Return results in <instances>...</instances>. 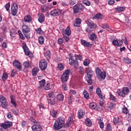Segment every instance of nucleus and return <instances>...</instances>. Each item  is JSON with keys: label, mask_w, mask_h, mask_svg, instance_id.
Returning a JSON list of instances; mask_svg holds the SVG:
<instances>
[{"label": "nucleus", "mask_w": 131, "mask_h": 131, "mask_svg": "<svg viewBox=\"0 0 131 131\" xmlns=\"http://www.w3.org/2000/svg\"><path fill=\"white\" fill-rule=\"evenodd\" d=\"M64 123L65 119L64 117H59L55 120L53 125V127L55 130H59V129H61V128L64 126Z\"/></svg>", "instance_id": "f257e3e1"}, {"label": "nucleus", "mask_w": 131, "mask_h": 131, "mask_svg": "<svg viewBox=\"0 0 131 131\" xmlns=\"http://www.w3.org/2000/svg\"><path fill=\"white\" fill-rule=\"evenodd\" d=\"M77 60H80V61L82 60V57L81 55H77V56L75 57V59H74V57L72 56L69 58V64H70V65H73V66H74L76 69L78 68L79 65L78 61H77Z\"/></svg>", "instance_id": "f03ea898"}, {"label": "nucleus", "mask_w": 131, "mask_h": 131, "mask_svg": "<svg viewBox=\"0 0 131 131\" xmlns=\"http://www.w3.org/2000/svg\"><path fill=\"white\" fill-rule=\"evenodd\" d=\"M85 75L86 79L88 83L91 85L93 83V79H92V76H93V71L91 68H86Z\"/></svg>", "instance_id": "7ed1b4c3"}, {"label": "nucleus", "mask_w": 131, "mask_h": 131, "mask_svg": "<svg viewBox=\"0 0 131 131\" xmlns=\"http://www.w3.org/2000/svg\"><path fill=\"white\" fill-rule=\"evenodd\" d=\"M85 23L88 25L86 31V32H88V33L92 32V31H94V30L97 28V25L94 24V22L92 21V20H88L85 21Z\"/></svg>", "instance_id": "20e7f679"}, {"label": "nucleus", "mask_w": 131, "mask_h": 131, "mask_svg": "<svg viewBox=\"0 0 131 131\" xmlns=\"http://www.w3.org/2000/svg\"><path fill=\"white\" fill-rule=\"evenodd\" d=\"M125 41V43L126 44L127 40L125 36H123L122 37V39H114L112 41V43L113 45L115 46V47H120L121 46H122L123 45V41Z\"/></svg>", "instance_id": "39448f33"}, {"label": "nucleus", "mask_w": 131, "mask_h": 131, "mask_svg": "<svg viewBox=\"0 0 131 131\" xmlns=\"http://www.w3.org/2000/svg\"><path fill=\"white\" fill-rule=\"evenodd\" d=\"M70 74H71V70L69 69L66 70L61 77L62 82H66L68 80Z\"/></svg>", "instance_id": "423d86ee"}, {"label": "nucleus", "mask_w": 131, "mask_h": 131, "mask_svg": "<svg viewBox=\"0 0 131 131\" xmlns=\"http://www.w3.org/2000/svg\"><path fill=\"white\" fill-rule=\"evenodd\" d=\"M0 102L2 108H4V109L8 108V102H7V99L5 97L2 95L0 96Z\"/></svg>", "instance_id": "0eeeda50"}, {"label": "nucleus", "mask_w": 131, "mask_h": 131, "mask_svg": "<svg viewBox=\"0 0 131 131\" xmlns=\"http://www.w3.org/2000/svg\"><path fill=\"white\" fill-rule=\"evenodd\" d=\"M39 65L41 70H46L48 67V62L46 60L41 59L39 61Z\"/></svg>", "instance_id": "6e6552de"}, {"label": "nucleus", "mask_w": 131, "mask_h": 131, "mask_svg": "<svg viewBox=\"0 0 131 131\" xmlns=\"http://www.w3.org/2000/svg\"><path fill=\"white\" fill-rule=\"evenodd\" d=\"M11 13L13 16H16L18 12V5L16 3H13L11 5Z\"/></svg>", "instance_id": "1a4fd4ad"}, {"label": "nucleus", "mask_w": 131, "mask_h": 131, "mask_svg": "<svg viewBox=\"0 0 131 131\" xmlns=\"http://www.w3.org/2000/svg\"><path fill=\"white\" fill-rule=\"evenodd\" d=\"M62 13V10L59 9H54L52 10L50 12V15L51 16H53L54 17H56V16H59V15H61Z\"/></svg>", "instance_id": "9d476101"}, {"label": "nucleus", "mask_w": 131, "mask_h": 131, "mask_svg": "<svg viewBox=\"0 0 131 131\" xmlns=\"http://www.w3.org/2000/svg\"><path fill=\"white\" fill-rule=\"evenodd\" d=\"M13 66L16 67L18 70L19 71H21L22 70V66L21 65V63L18 60H14L13 63Z\"/></svg>", "instance_id": "9b49d317"}, {"label": "nucleus", "mask_w": 131, "mask_h": 131, "mask_svg": "<svg viewBox=\"0 0 131 131\" xmlns=\"http://www.w3.org/2000/svg\"><path fill=\"white\" fill-rule=\"evenodd\" d=\"M32 129L33 131H41L42 130V127H41L40 124L36 123L32 126Z\"/></svg>", "instance_id": "f8f14e48"}, {"label": "nucleus", "mask_w": 131, "mask_h": 131, "mask_svg": "<svg viewBox=\"0 0 131 131\" xmlns=\"http://www.w3.org/2000/svg\"><path fill=\"white\" fill-rule=\"evenodd\" d=\"M13 123L12 122H5V123L1 124V127L5 129H7L9 127H11Z\"/></svg>", "instance_id": "ddd939ff"}, {"label": "nucleus", "mask_w": 131, "mask_h": 131, "mask_svg": "<svg viewBox=\"0 0 131 131\" xmlns=\"http://www.w3.org/2000/svg\"><path fill=\"white\" fill-rule=\"evenodd\" d=\"M62 35H68V36H70L71 34V30H70V27H68L67 29L62 30Z\"/></svg>", "instance_id": "4468645a"}, {"label": "nucleus", "mask_w": 131, "mask_h": 131, "mask_svg": "<svg viewBox=\"0 0 131 131\" xmlns=\"http://www.w3.org/2000/svg\"><path fill=\"white\" fill-rule=\"evenodd\" d=\"M38 21L40 23H43V22H45V20L46 19V17H45V15L42 13H39L38 15Z\"/></svg>", "instance_id": "2eb2a0df"}, {"label": "nucleus", "mask_w": 131, "mask_h": 131, "mask_svg": "<svg viewBox=\"0 0 131 131\" xmlns=\"http://www.w3.org/2000/svg\"><path fill=\"white\" fill-rule=\"evenodd\" d=\"M23 33H29L30 32V28L27 25H24L22 27Z\"/></svg>", "instance_id": "dca6fc26"}, {"label": "nucleus", "mask_w": 131, "mask_h": 131, "mask_svg": "<svg viewBox=\"0 0 131 131\" xmlns=\"http://www.w3.org/2000/svg\"><path fill=\"white\" fill-rule=\"evenodd\" d=\"M24 21L25 22H28L29 23L32 21V17L30 15H27L24 17Z\"/></svg>", "instance_id": "f3484780"}, {"label": "nucleus", "mask_w": 131, "mask_h": 131, "mask_svg": "<svg viewBox=\"0 0 131 131\" xmlns=\"http://www.w3.org/2000/svg\"><path fill=\"white\" fill-rule=\"evenodd\" d=\"M81 43L82 46H83V47H86L87 48L92 46V45L90 44V42H88L85 40L83 39H81Z\"/></svg>", "instance_id": "a211bd4d"}, {"label": "nucleus", "mask_w": 131, "mask_h": 131, "mask_svg": "<svg viewBox=\"0 0 131 131\" xmlns=\"http://www.w3.org/2000/svg\"><path fill=\"white\" fill-rule=\"evenodd\" d=\"M49 10H51V7H48L47 5H44L41 7V11L42 13H45L46 11H49Z\"/></svg>", "instance_id": "6ab92c4d"}, {"label": "nucleus", "mask_w": 131, "mask_h": 131, "mask_svg": "<svg viewBox=\"0 0 131 131\" xmlns=\"http://www.w3.org/2000/svg\"><path fill=\"white\" fill-rule=\"evenodd\" d=\"M77 6L78 7V9H79L80 13V12H82V11H83V10L85 9V7H84V6L81 3L77 4Z\"/></svg>", "instance_id": "aec40b11"}, {"label": "nucleus", "mask_w": 131, "mask_h": 131, "mask_svg": "<svg viewBox=\"0 0 131 131\" xmlns=\"http://www.w3.org/2000/svg\"><path fill=\"white\" fill-rule=\"evenodd\" d=\"M38 71H39V68L37 67L34 68L32 70V75H33V76L37 75V73H38Z\"/></svg>", "instance_id": "412c9836"}, {"label": "nucleus", "mask_w": 131, "mask_h": 131, "mask_svg": "<svg viewBox=\"0 0 131 131\" xmlns=\"http://www.w3.org/2000/svg\"><path fill=\"white\" fill-rule=\"evenodd\" d=\"M97 121L98 122V124H99L100 128H104V122H103V120L102 119L98 118L97 119Z\"/></svg>", "instance_id": "4be33fe9"}, {"label": "nucleus", "mask_w": 131, "mask_h": 131, "mask_svg": "<svg viewBox=\"0 0 131 131\" xmlns=\"http://www.w3.org/2000/svg\"><path fill=\"white\" fill-rule=\"evenodd\" d=\"M84 116V112L82 110H80L78 112V118H82Z\"/></svg>", "instance_id": "5701e85b"}, {"label": "nucleus", "mask_w": 131, "mask_h": 131, "mask_svg": "<svg viewBox=\"0 0 131 131\" xmlns=\"http://www.w3.org/2000/svg\"><path fill=\"white\" fill-rule=\"evenodd\" d=\"M45 84H46V80L43 79L40 81L39 82V89H42V88H44Z\"/></svg>", "instance_id": "b1692460"}, {"label": "nucleus", "mask_w": 131, "mask_h": 131, "mask_svg": "<svg viewBox=\"0 0 131 131\" xmlns=\"http://www.w3.org/2000/svg\"><path fill=\"white\" fill-rule=\"evenodd\" d=\"M81 24V19L78 18L76 19V23L74 24L75 27L79 26Z\"/></svg>", "instance_id": "393cba45"}, {"label": "nucleus", "mask_w": 131, "mask_h": 131, "mask_svg": "<svg viewBox=\"0 0 131 131\" xmlns=\"http://www.w3.org/2000/svg\"><path fill=\"white\" fill-rule=\"evenodd\" d=\"M73 10L74 14H78V13H80L79 9H78L77 5H75L74 7H73Z\"/></svg>", "instance_id": "a878e982"}, {"label": "nucleus", "mask_w": 131, "mask_h": 131, "mask_svg": "<svg viewBox=\"0 0 131 131\" xmlns=\"http://www.w3.org/2000/svg\"><path fill=\"white\" fill-rule=\"evenodd\" d=\"M83 94L86 100H89V99H90V94H89V92L86 91V90H84L83 92Z\"/></svg>", "instance_id": "bb28decb"}, {"label": "nucleus", "mask_w": 131, "mask_h": 131, "mask_svg": "<svg viewBox=\"0 0 131 131\" xmlns=\"http://www.w3.org/2000/svg\"><path fill=\"white\" fill-rule=\"evenodd\" d=\"M117 93L118 95L120 96V97H122V98H124V97H125V95L123 90H121L120 89L118 90Z\"/></svg>", "instance_id": "cd10ccee"}, {"label": "nucleus", "mask_w": 131, "mask_h": 131, "mask_svg": "<svg viewBox=\"0 0 131 131\" xmlns=\"http://www.w3.org/2000/svg\"><path fill=\"white\" fill-rule=\"evenodd\" d=\"M43 89H45L46 91H48L52 89V86L51 85V84H50V83H45V85H44Z\"/></svg>", "instance_id": "c85d7f7f"}, {"label": "nucleus", "mask_w": 131, "mask_h": 131, "mask_svg": "<svg viewBox=\"0 0 131 131\" xmlns=\"http://www.w3.org/2000/svg\"><path fill=\"white\" fill-rule=\"evenodd\" d=\"M102 18V15L101 13L97 14L95 15L93 17V19L95 20H100Z\"/></svg>", "instance_id": "c756f323"}, {"label": "nucleus", "mask_w": 131, "mask_h": 131, "mask_svg": "<svg viewBox=\"0 0 131 131\" xmlns=\"http://www.w3.org/2000/svg\"><path fill=\"white\" fill-rule=\"evenodd\" d=\"M11 104L14 105V107H17V104H16V101H15V98L14 96L11 95L10 97Z\"/></svg>", "instance_id": "7c9ffc66"}, {"label": "nucleus", "mask_w": 131, "mask_h": 131, "mask_svg": "<svg viewBox=\"0 0 131 131\" xmlns=\"http://www.w3.org/2000/svg\"><path fill=\"white\" fill-rule=\"evenodd\" d=\"M50 114L53 117L56 118H57V115H58V113L57 112V111L53 110L50 112Z\"/></svg>", "instance_id": "2f4dec72"}, {"label": "nucleus", "mask_w": 131, "mask_h": 131, "mask_svg": "<svg viewBox=\"0 0 131 131\" xmlns=\"http://www.w3.org/2000/svg\"><path fill=\"white\" fill-rule=\"evenodd\" d=\"M89 39L91 40H96L97 39V35L95 33H92L89 37Z\"/></svg>", "instance_id": "473e14b6"}, {"label": "nucleus", "mask_w": 131, "mask_h": 131, "mask_svg": "<svg viewBox=\"0 0 131 131\" xmlns=\"http://www.w3.org/2000/svg\"><path fill=\"white\" fill-rule=\"evenodd\" d=\"M38 41L40 45H43V43H45V38L41 36L39 37Z\"/></svg>", "instance_id": "72a5a7b5"}, {"label": "nucleus", "mask_w": 131, "mask_h": 131, "mask_svg": "<svg viewBox=\"0 0 131 131\" xmlns=\"http://www.w3.org/2000/svg\"><path fill=\"white\" fill-rule=\"evenodd\" d=\"M122 90L123 91L124 94H125V96H126V95L129 93V89H128V88L124 87Z\"/></svg>", "instance_id": "f704fd0d"}, {"label": "nucleus", "mask_w": 131, "mask_h": 131, "mask_svg": "<svg viewBox=\"0 0 131 131\" xmlns=\"http://www.w3.org/2000/svg\"><path fill=\"white\" fill-rule=\"evenodd\" d=\"M85 124L87 126H92V121L91 120L87 119L85 120Z\"/></svg>", "instance_id": "c9c22d12"}, {"label": "nucleus", "mask_w": 131, "mask_h": 131, "mask_svg": "<svg viewBox=\"0 0 131 131\" xmlns=\"http://www.w3.org/2000/svg\"><path fill=\"white\" fill-rule=\"evenodd\" d=\"M119 122H120V120H119V118H118V117H115L114 119V123L116 125H117V124H119Z\"/></svg>", "instance_id": "e433bc0d"}, {"label": "nucleus", "mask_w": 131, "mask_h": 131, "mask_svg": "<svg viewBox=\"0 0 131 131\" xmlns=\"http://www.w3.org/2000/svg\"><path fill=\"white\" fill-rule=\"evenodd\" d=\"M23 48L24 49V51L25 54H28V53L27 52L29 51V49H28V47H27V46L26 45V44L23 45Z\"/></svg>", "instance_id": "4c0bfd02"}, {"label": "nucleus", "mask_w": 131, "mask_h": 131, "mask_svg": "<svg viewBox=\"0 0 131 131\" xmlns=\"http://www.w3.org/2000/svg\"><path fill=\"white\" fill-rule=\"evenodd\" d=\"M98 77H101V78H102V79H105V77H106V72H102L100 75L98 76Z\"/></svg>", "instance_id": "58836bf2"}, {"label": "nucleus", "mask_w": 131, "mask_h": 131, "mask_svg": "<svg viewBox=\"0 0 131 131\" xmlns=\"http://www.w3.org/2000/svg\"><path fill=\"white\" fill-rule=\"evenodd\" d=\"M96 72L97 76L98 77L100 76V75L101 74V73H102V71L100 70V68L97 67L96 68Z\"/></svg>", "instance_id": "ea45409f"}, {"label": "nucleus", "mask_w": 131, "mask_h": 131, "mask_svg": "<svg viewBox=\"0 0 131 131\" xmlns=\"http://www.w3.org/2000/svg\"><path fill=\"white\" fill-rule=\"evenodd\" d=\"M58 101H63L64 100V95L62 94H59L57 96Z\"/></svg>", "instance_id": "a19ab883"}, {"label": "nucleus", "mask_w": 131, "mask_h": 131, "mask_svg": "<svg viewBox=\"0 0 131 131\" xmlns=\"http://www.w3.org/2000/svg\"><path fill=\"white\" fill-rule=\"evenodd\" d=\"M2 77L3 81H6L8 79V74L7 73H4Z\"/></svg>", "instance_id": "79ce46f5"}, {"label": "nucleus", "mask_w": 131, "mask_h": 131, "mask_svg": "<svg viewBox=\"0 0 131 131\" xmlns=\"http://www.w3.org/2000/svg\"><path fill=\"white\" fill-rule=\"evenodd\" d=\"M72 122H73V118L71 117H69L68 120L67 122V124L69 126L72 123Z\"/></svg>", "instance_id": "37998d69"}, {"label": "nucleus", "mask_w": 131, "mask_h": 131, "mask_svg": "<svg viewBox=\"0 0 131 131\" xmlns=\"http://www.w3.org/2000/svg\"><path fill=\"white\" fill-rule=\"evenodd\" d=\"M116 11H117V12H123L124 10H125V8L123 7H120L115 8Z\"/></svg>", "instance_id": "c03bdc74"}, {"label": "nucleus", "mask_w": 131, "mask_h": 131, "mask_svg": "<svg viewBox=\"0 0 131 131\" xmlns=\"http://www.w3.org/2000/svg\"><path fill=\"white\" fill-rule=\"evenodd\" d=\"M89 107L91 109H96V107H97V104L95 103H91L89 104Z\"/></svg>", "instance_id": "a18cd8bd"}, {"label": "nucleus", "mask_w": 131, "mask_h": 131, "mask_svg": "<svg viewBox=\"0 0 131 131\" xmlns=\"http://www.w3.org/2000/svg\"><path fill=\"white\" fill-rule=\"evenodd\" d=\"M90 63H91L90 59H86L83 62V65H84V66H89V65H90Z\"/></svg>", "instance_id": "49530a36"}, {"label": "nucleus", "mask_w": 131, "mask_h": 131, "mask_svg": "<svg viewBox=\"0 0 131 131\" xmlns=\"http://www.w3.org/2000/svg\"><path fill=\"white\" fill-rule=\"evenodd\" d=\"M48 103L49 104H50V105H55V99L51 98L49 99Z\"/></svg>", "instance_id": "de8ad7c7"}, {"label": "nucleus", "mask_w": 131, "mask_h": 131, "mask_svg": "<svg viewBox=\"0 0 131 131\" xmlns=\"http://www.w3.org/2000/svg\"><path fill=\"white\" fill-rule=\"evenodd\" d=\"M35 31H36L37 34H41L42 33V30H41V28H40L36 29Z\"/></svg>", "instance_id": "09e8293b"}, {"label": "nucleus", "mask_w": 131, "mask_h": 131, "mask_svg": "<svg viewBox=\"0 0 131 131\" xmlns=\"http://www.w3.org/2000/svg\"><path fill=\"white\" fill-rule=\"evenodd\" d=\"M45 57H46L47 59L50 58V57H51V51H47L45 54Z\"/></svg>", "instance_id": "8fccbe9b"}, {"label": "nucleus", "mask_w": 131, "mask_h": 131, "mask_svg": "<svg viewBox=\"0 0 131 131\" xmlns=\"http://www.w3.org/2000/svg\"><path fill=\"white\" fill-rule=\"evenodd\" d=\"M123 61L125 63H126L127 64H130L131 63V60L129 59V58H125L123 59Z\"/></svg>", "instance_id": "3c124183"}, {"label": "nucleus", "mask_w": 131, "mask_h": 131, "mask_svg": "<svg viewBox=\"0 0 131 131\" xmlns=\"http://www.w3.org/2000/svg\"><path fill=\"white\" fill-rule=\"evenodd\" d=\"M96 94L98 96H101L102 95V91H101V89L97 88L96 89Z\"/></svg>", "instance_id": "603ef678"}, {"label": "nucleus", "mask_w": 131, "mask_h": 131, "mask_svg": "<svg viewBox=\"0 0 131 131\" xmlns=\"http://www.w3.org/2000/svg\"><path fill=\"white\" fill-rule=\"evenodd\" d=\"M82 3L84 5H86V6H91V2L88 0H83Z\"/></svg>", "instance_id": "864d4df0"}, {"label": "nucleus", "mask_w": 131, "mask_h": 131, "mask_svg": "<svg viewBox=\"0 0 131 131\" xmlns=\"http://www.w3.org/2000/svg\"><path fill=\"white\" fill-rule=\"evenodd\" d=\"M122 112L124 113V114H127V113H128V109L124 107L122 108Z\"/></svg>", "instance_id": "5fc2aeb1"}, {"label": "nucleus", "mask_w": 131, "mask_h": 131, "mask_svg": "<svg viewBox=\"0 0 131 131\" xmlns=\"http://www.w3.org/2000/svg\"><path fill=\"white\" fill-rule=\"evenodd\" d=\"M24 66L25 68H29V67H30L29 62L25 61L24 63Z\"/></svg>", "instance_id": "6e6d98bb"}, {"label": "nucleus", "mask_w": 131, "mask_h": 131, "mask_svg": "<svg viewBox=\"0 0 131 131\" xmlns=\"http://www.w3.org/2000/svg\"><path fill=\"white\" fill-rule=\"evenodd\" d=\"M115 106L116 104L114 103H111L108 105V107L110 109H113V108H115Z\"/></svg>", "instance_id": "4d7b16f0"}, {"label": "nucleus", "mask_w": 131, "mask_h": 131, "mask_svg": "<svg viewBox=\"0 0 131 131\" xmlns=\"http://www.w3.org/2000/svg\"><path fill=\"white\" fill-rule=\"evenodd\" d=\"M110 97L112 101H113V102H116V98L115 97L114 95L110 94Z\"/></svg>", "instance_id": "13d9d810"}, {"label": "nucleus", "mask_w": 131, "mask_h": 131, "mask_svg": "<svg viewBox=\"0 0 131 131\" xmlns=\"http://www.w3.org/2000/svg\"><path fill=\"white\" fill-rule=\"evenodd\" d=\"M99 99H100L101 102H104V100H105V96H103L102 94H100V95H98Z\"/></svg>", "instance_id": "bf43d9fd"}, {"label": "nucleus", "mask_w": 131, "mask_h": 131, "mask_svg": "<svg viewBox=\"0 0 131 131\" xmlns=\"http://www.w3.org/2000/svg\"><path fill=\"white\" fill-rule=\"evenodd\" d=\"M58 68L59 70L62 71L64 69V66L62 63H59L58 65Z\"/></svg>", "instance_id": "052dcab7"}, {"label": "nucleus", "mask_w": 131, "mask_h": 131, "mask_svg": "<svg viewBox=\"0 0 131 131\" xmlns=\"http://www.w3.org/2000/svg\"><path fill=\"white\" fill-rule=\"evenodd\" d=\"M111 129H112V127H111V125H110V124H108L106 127V130L111 131Z\"/></svg>", "instance_id": "680f3d73"}, {"label": "nucleus", "mask_w": 131, "mask_h": 131, "mask_svg": "<svg viewBox=\"0 0 131 131\" xmlns=\"http://www.w3.org/2000/svg\"><path fill=\"white\" fill-rule=\"evenodd\" d=\"M27 53H28V54L26 53V55H27V56H29V57H30V58H33V54H32V53L30 52V51H29Z\"/></svg>", "instance_id": "e2e57ef3"}, {"label": "nucleus", "mask_w": 131, "mask_h": 131, "mask_svg": "<svg viewBox=\"0 0 131 131\" xmlns=\"http://www.w3.org/2000/svg\"><path fill=\"white\" fill-rule=\"evenodd\" d=\"M101 27L102 28H104V29H105L106 28H109V25H108V24H103L101 25Z\"/></svg>", "instance_id": "0e129e2a"}, {"label": "nucleus", "mask_w": 131, "mask_h": 131, "mask_svg": "<svg viewBox=\"0 0 131 131\" xmlns=\"http://www.w3.org/2000/svg\"><path fill=\"white\" fill-rule=\"evenodd\" d=\"M76 3V0H70V5L74 6Z\"/></svg>", "instance_id": "69168bd1"}, {"label": "nucleus", "mask_w": 131, "mask_h": 131, "mask_svg": "<svg viewBox=\"0 0 131 131\" xmlns=\"http://www.w3.org/2000/svg\"><path fill=\"white\" fill-rule=\"evenodd\" d=\"M24 34L27 39H29L30 38V34H29V33H24Z\"/></svg>", "instance_id": "338daca9"}, {"label": "nucleus", "mask_w": 131, "mask_h": 131, "mask_svg": "<svg viewBox=\"0 0 131 131\" xmlns=\"http://www.w3.org/2000/svg\"><path fill=\"white\" fill-rule=\"evenodd\" d=\"M10 3L7 4L6 5H5V8L6 9L7 11H9L10 10Z\"/></svg>", "instance_id": "774afa93"}]
</instances>
